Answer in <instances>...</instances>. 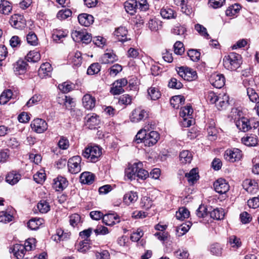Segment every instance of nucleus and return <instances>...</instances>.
Returning a JSON list of instances; mask_svg holds the SVG:
<instances>
[{
  "label": "nucleus",
  "instance_id": "nucleus-1",
  "mask_svg": "<svg viewBox=\"0 0 259 259\" xmlns=\"http://www.w3.org/2000/svg\"><path fill=\"white\" fill-rule=\"evenodd\" d=\"M206 100L210 104H215L219 110L226 109L230 105L229 97L225 93L218 94L212 91H209L206 95Z\"/></svg>",
  "mask_w": 259,
  "mask_h": 259
},
{
  "label": "nucleus",
  "instance_id": "nucleus-2",
  "mask_svg": "<svg viewBox=\"0 0 259 259\" xmlns=\"http://www.w3.org/2000/svg\"><path fill=\"white\" fill-rule=\"evenodd\" d=\"M242 63L241 57L238 54L231 53L224 56L223 65L228 70L233 71L238 68Z\"/></svg>",
  "mask_w": 259,
  "mask_h": 259
},
{
  "label": "nucleus",
  "instance_id": "nucleus-3",
  "mask_svg": "<svg viewBox=\"0 0 259 259\" xmlns=\"http://www.w3.org/2000/svg\"><path fill=\"white\" fill-rule=\"evenodd\" d=\"M102 154V149L98 146H90L86 147L82 151V155L88 161L96 162Z\"/></svg>",
  "mask_w": 259,
  "mask_h": 259
},
{
  "label": "nucleus",
  "instance_id": "nucleus-4",
  "mask_svg": "<svg viewBox=\"0 0 259 259\" xmlns=\"http://www.w3.org/2000/svg\"><path fill=\"white\" fill-rule=\"evenodd\" d=\"M71 37L77 42L89 44L92 40L91 34L84 30H74L71 33Z\"/></svg>",
  "mask_w": 259,
  "mask_h": 259
},
{
  "label": "nucleus",
  "instance_id": "nucleus-5",
  "mask_svg": "<svg viewBox=\"0 0 259 259\" xmlns=\"http://www.w3.org/2000/svg\"><path fill=\"white\" fill-rule=\"evenodd\" d=\"M178 74L185 80L191 81L197 78V73L190 68L182 66L177 69Z\"/></svg>",
  "mask_w": 259,
  "mask_h": 259
},
{
  "label": "nucleus",
  "instance_id": "nucleus-6",
  "mask_svg": "<svg viewBox=\"0 0 259 259\" xmlns=\"http://www.w3.org/2000/svg\"><path fill=\"white\" fill-rule=\"evenodd\" d=\"M148 112L141 107L135 108L132 112L130 116V120L133 122H139L144 120L148 117Z\"/></svg>",
  "mask_w": 259,
  "mask_h": 259
},
{
  "label": "nucleus",
  "instance_id": "nucleus-7",
  "mask_svg": "<svg viewBox=\"0 0 259 259\" xmlns=\"http://www.w3.org/2000/svg\"><path fill=\"white\" fill-rule=\"evenodd\" d=\"M81 158L79 156H75L69 159L68 161V170L72 174H76L81 170Z\"/></svg>",
  "mask_w": 259,
  "mask_h": 259
},
{
  "label": "nucleus",
  "instance_id": "nucleus-8",
  "mask_svg": "<svg viewBox=\"0 0 259 259\" xmlns=\"http://www.w3.org/2000/svg\"><path fill=\"white\" fill-rule=\"evenodd\" d=\"M215 191L221 194H224L223 198L225 199L227 196L226 193L229 190L230 186L226 180L220 178L218 179L213 184Z\"/></svg>",
  "mask_w": 259,
  "mask_h": 259
},
{
  "label": "nucleus",
  "instance_id": "nucleus-9",
  "mask_svg": "<svg viewBox=\"0 0 259 259\" xmlns=\"http://www.w3.org/2000/svg\"><path fill=\"white\" fill-rule=\"evenodd\" d=\"M30 126L33 131L39 134L43 133L48 129L47 123L41 118L34 119Z\"/></svg>",
  "mask_w": 259,
  "mask_h": 259
},
{
  "label": "nucleus",
  "instance_id": "nucleus-10",
  "mask_svg": "<svg viewBox=\"0 0 259 259\" xmlns=\"http://www.w3.org/2000/svg\"><path fill=\"white\" fill-rule=\"evenodd\" d=\"M224 157L227 160L234 162L241 158V152L238 149L227 150L225 151Z\"/></svg>",
  "mask_w": 259,
  "mask_h": 259
},
{
  "label": "nucleus",
  "instance_id": "nucleus-11",
  "mask_svg": "<svg viewBox=\"0 0 259 259\" xmlns=\"http://www.w3.org/2000/svg\"><path fill=\"white\" fill-rule=\"evenodd\" d=\"M243 187L246 191L252 194L256 193L258 190V184L254 180H245L243 183Z\"/></svg>",
  "mask_w": 259,
  "mask_h": 259
},
{
  "label": "nucleus",
  "instance_id": "nucleus-12",
  "mask_svg": "<svg viewBox=\"0 0 259 259\" xmlns=\"http://www.w3.org/2000/svg\"><path fill=\"white\" fill-rule=\"evenodd\" d=\"M119 222L120 218L116 213H109L103 218V223L107 226H113Z\"/></svg>",
  "mask_w": 259,
  "mask_h": 259
},
{
  "label": "nucleus",
  "instance_id": "nucleus-13",
  "mask_svg": "<svg viewBox=\"0 0 259 259\" xmlns=\"http://www.w3.org/2000/svg\"><path fill=\"white\" fill-rule=\"evenodd\" d=\"M159 139V134L156 131L148 132L146 139H145L144 144L146 146H152L155 144Z\"/></svg>",
  "mask_w": 259,
  "mask_h": 259
},
{
  "label": "nucleus",
  "instance_id": "nucleus-14",
  "mask_svg": "<svg viewBox=\"0 0 259 259\" xmlns=\"http://www.w3.org/2000/svg\"><path fill=\"white\" fill-rule=\"evenodd\" d=\"M209 81L214 87L220 89L225 84V77L222 74H213L210 76Z\"/></svg>",
  "mask_w": 259,
  "mask_h": 259
},
{
  "label": "nucleus",
  "instance_id": "nucleus-15",
  "mask_svg": "<svg viewBox=\"0 0 259 259\" xmlns=\"http://www.w3.org/2000/svg\"><path fill=\"white\" fill-rule=\"evenodd\" d=\"M82 102V105L85 109L91 110L95 107L96 100L95 98L91 95L86 94L83 96Z\"/></svg>",
  "mask_w": 259,
  "mask_h": 259
},
{
  "label": "nucleus",
  "instance_id": "nucleus-16",
  "mask_svg": "<svg viewBox=\"0 0 259 259\" xmlns=\"http://www.w3.org/2000/svg\"><path fill=\"white\" fill-rule=\"evenodd\" d=\"M66 108L70 110L71 115L72 116H78L79 115L80 110L75 108V103L74 99L70 97L66 96Z\"/></svg>",
  "mask_w": 259,
  "mask_h": 259
},
{
  "label": "nucleus",
  "instance_id": "nucleus-17",
  "mask_svg": "<svg viewBox=\"0 0 259 259\" xmlns=\"http://www.w3.org/2000/svg\"><path fill=\"white\" fill-rule=\"evenodd\" d=\"M52 70V66L49 63H43L38 70V75L42 78L50 77Z\"/></svg>",
  "mask_w": 259,
  "mask_h": 259
},
{
  "label": "nucleus",
  "instance_id": "nucleus-18",
  "mask_svg": "<svg viewBox=\"0 0 259 259\" xmlns=\"http://www.w3.org/2000/svg\"><path fill=\"white\" fill-rule=\"evenodd\" d=\"M236 125L237 128L244 132H247L252 128L250 121L245 117H242L236 121Z\"/></svg>",
  "mask_w": 259,
  "mask_h": 259
},
{
  "label": "nucleus",
  "instance_id": "nucleus-19",
  "mask_svg": "<svg viewBox=\"0 0 259 259\" xmlns=\"http://www.w3.org/2000/svg\"><path fill=\"white\" fill-rule=\"evenodd\" d=\"M11 25L16 29H23L26 25V21L24 17H11L9 20Z\"/></svg>",
  "mask_w": 259,
  "mask_h": 259
},
{
  "label": "nucleus",
  "instance_id": "nucleus-20",
  "mask_svg": "<svg viewBox=\"0 0 259 259\" xmlns=\"http://www.w3.org/2000/svg\"><path fill=\"white\" fill-rule=\"evenodd\" d=\"M124 8L126 12L133 15L139 10L137 2L135 0H128L124 3Z\"/></svg>",
  "mask_w": 259,
  "mask_h": 259
},
{
  "label": "nucleus",
  "instance_id": "nucleus-21",
  "mask_svg": "<svg viewBox=\"0 0 259 259\" xmlns=\"http://www.w3.org/2000/svg\"><path fill=\"white\" fill-rule=\"evenodd\" d=\"M138 199V195L136 192L130 191L125 193L123 198V202L127 205L135 203Z\"/></svg>",
  "mask_w": 259,
  "mask_h": 259
},
{
  "label": "nucleus",
  "instance_id": "nucleus-22",
  "mask_svg": "<svg viewBox=\"0 0 259 259\" xmlns=\"http://www.w3.org/2000/svg\"><path fill=\"white\" fill-rule=\"evenodd\" d=\"M139 162L134 163L125 170V176L130 180L136 179V173L139 168Z\"/></svg>",
  "mask_w": 259,
  "mask_h": 259
},
{
  "label": "nucleus",
  "instance_id": "nucleus-23",
  "mask_svg": "<svg viewBox=\"0 0 259 259\" xmlns=\"http://www.w3.org/2000/svg\"><path fill=\"white\" fill-rule=\"evenodd\" d=\"M27 64L23 60H19L14 66V71L16 74H24L27 69Z\"/></svg>",
  "mask_w": 259,
  "mask_h": 259
},
{
  "label": "nucleus",
  "instance_id": "nucleus-24",
  "mask_svg": "<svg viewBox=\"0 0 259 259\" xmlns=\"http://www.w3.org/2000/svg\"><path fill=\"white\" fill-rule=\"evenodd\" d=\"M127 30L124 27H119L117 28L114 31V35H116L119 41L124 42L128 40L126 35Z\"/></svg>",
  "mask_w": 259,
  "mask_h": 259
},
{
  "label": "nucleus",
  "instance_id": "nucleus-25",
  "mask_svg": "<svg viewBox=\"0 0 259 259\" xmlns=\"http://www.w3.org/2000/svg\"><path fill=\"white\" fill-rule=\"evenodd\" d=\"M242 143L247 146H255L258 143V138L254 135H247L241 139Z\"/></svg>",
  "mask_w": 259,
  "mask_h": 259
},
{
  "label": "nucleus",
  "instance_id": "nucleus-26",
  "mask_svg": "<svg viewBox=\"0 0 259 259\" xmlns=\"http://www.w3.org/2000/svg\"><path fill=\"white\" fill-rule=\"evenodd\" d=\"M116 60V55L111 51L104 54L101 58L100 61L103 64H110L113 63Z\"/></svg>",
  "mask_w": 259,
  "mask_h": 259
},
{
  "label": "nucleus",
  "instance_id": "nucleus-27",
  "mask_svg": "<svg viewBox=\"0 0 259 259\" xmlns=\"http://www.w3.org/2000/svg\"><path fill=\"white\" fill-rule=\"evenodd\" d=\"M87 120L86 125L90 129L95 128L96 126L99 123L100 120L99 116L97 115H93L89 116V115L85 117Z\"/></svg>",
  "mask_w": 259,
  "mask_h": 259
},
{
  "label": "nucleus",
  "instance_id": "nucleus-28",
  "mask_svg": "<svg viewBox=\"0 0 259 259\" xmlns=\"http://www.w3.org/2000/svg\"><path fill=\"white\" fill-rule=\"evenodd\" d=\"M94 179V175L88 171L82 173L80 176V182L84 184L90 185L92 184Z\"/></svg>",
  "mask_w": 259,
  "mask_h": 259
},
{
  "label": "nucleus",
  "instance_id": "nucleus-29",
  "mask_svg": "<svg viewBox=\"0 0 259 259\" xmlns=\"http://www.w3.org/2000/svg\"><path fill=\"white\" fill-rule=\"evenodd\" d=\"M28 251L25 246L22 244H16L14 245L13 252L14 255L17 259H20L23 257L25 254V252Z\"/></svg>",
  "mask_w": 259,
  "mask_h": 259
},
{
  "label": "nucleus",
  "instance_id": "nucleus-30",
  "mask_svg": "<svg viewBox=\"0 0 259 259\" xmlns=\"http://www.w3.org/2000/svg\"><path fill=\"white\" fill-rule=\"evenodd\" d=\"M21 175L16 171H12L8 174L6 181L9 184L13 185L18 182L21 179Z\"/></svg>",
  "mask_w": 259,
  "mask_h": 259
},
{
  "label": "nucleus",
  "instance_id": "nucleus-31",
  "mask_svg": "<svg viewBox=\"0 0 259 259\" xmlns=\"http://www.w3.org/2000/svg\"><path fill=\"white\" fill-rule=\"evenodd\" d=\"M179 159L183 164L190 163L192 159V154L188 150H184L180 153Z\"/></svg>",
  "mask_w": 259,
  "mask_h": 259
},
{
  "label": "nucleus",
  "instance_id": "nucleus-32",
  "mask_svg": "<svg viewBox=\"0 0 259 259\" xmlns=\"http://www.w3.org/2000/svg\"><path fill=\"white\" fill-rule=\"evenodd\" d=\"M185 98L181 95L172 97L170 100V105L174 108L178 109L180 106L185 103Z\"/></svg>",
  "mask_w": 259,
  "mask_h": 259
},
{
  "label": "nucleus",
  "instance_id": "nucleus-33",
  "mask_svg": "<svg viewBox=\"0 0 259 259\" xmlns=\"http://www.w3.org/2000/svg\"><path fill=\"white\" fill-rule=\"evenodd\" d=\"M148 26L152 31H157L162 27V22L156 17L151 18L148 22Z\"/></svg>",
  "mask_w": 259,
  "mask_h": 259
},
{
  "label": "nucleus",
  "instance_id": "nucleus-34",
  "mask_svg": "<svg viewBox=\"0 0 259 259\" xmlns=\"http://www.w3.org/2000/svg\"><path fill=\"white\" fill-rule=\"evenodd\" d=\"M210 217L214 220H221L225 217L224 210L222 208H216L210 212Z\"/></svg>",
  "mask_w": 259,
  "mask_h": 259
},
{
  "label": "nucleus",
  "instance_id": "nucleus-35",
  "mask_svg": "<svg viewBox=\"0 0 259 259\" xmlns=\"http://www.w3.org/2000/svg\"><path fill=\"white\" fill-rule=\"evenodd\" d=\"M69 56V59L71 60V63L73 66L79 67L81 65L82 58L81 57V53L80 52L77 51L72 55H70Z\"/></svg>",
  "mask_w": 259,
  "mask_h": 259
},
{
  "label": "nucleus",
  "instance_id": "nucleus-36",
  "mask_svg": "<svg viewBox=\"0 0 259 259\" xmlns=\"http://www.w3.org/2000/svg\"><path fill=\"white\" fill-rule=\"evenodd\" d=\"M65 184V178L61 176H58L54 180L53 188L56 191L61 192L63 190V185Z\"/></svg>",
  "mask_w": 259,
  "mask_h": 259
},
{
  "label": "nucleus",
  "instance_id": "nucleus-37",
  "mask_svg": "<svg viewBox=\"0 0 259 259\" xmlns=\"http://www.w3.org/2000/svg\"><path fill=\"white\" fill-rule=\"evenodd\" d=\"M241 6L238 4H235L230 6L226 11L227 16H233L237 14L240 9Z\"/></svg>",
  "mask_w": 259,
  "mask_h": 259
},
{
  "label": "nucleus",
  "instance_id": "nucleus-38",
  "mask_svg": "<svg viewBox=\"0 0 259 259\" xmlns=\"http://www.w3.org/2000/svg\"><path fill=\"white\" fill-rule=\"evenodd\" d=\"M185 177L190 184H193L199 178L197 168L192 169L189 173L186 174Z\"/></svg>",
  "mask_w": 259,
  "mask_h": 259
},
{
  "label": "nucleus",
  "instance_id": "nucleus-39",
  "mask_svg": "<svg viewBox=\"0 0 259 259\" xmlns=\"http://www.w3.org/2000/svg\"><path fill=\"white\" fill-rule=\"evenodd\" d=\"M52 38L53 40L57 43L62 42L65 38L64 31L58 29L54 30L52 34Z\"/></svg>",
  "mask_w": 259,
  "mask_h": 259
},
{
  "label": "nucleus",
  "instance_id": "nucleus-40",
  "mask_svg": "<svg viewBox=\"0 0 259 259\" xmlns=\"http://www.w3.org/2000/svg\"><path fill=\"white\" fill-rule=\"evenodd\" d=\"M43 220L40 218H34L30 220L27 223V227L32 230H35L39 228L42 224Z\"/></svg>",
  "mask_w": 259,
  "mask_h": 259
},
{
  "label": "nucleus",
  "instance_id": "nucleus-41",
  "mask_svg": "<svg viewBox=\"0 0 259 259\" xmlns=\"http://www.w3.org/2000/svg\"><path fill=\"white\" fill-rule=\"evenodd\" d=\"M142 163L139 162V168H138L137 172L136 173V179L137 180L141 179L144 180L146 179L149 176V174L148 171L142 168Z\"/></svg>",
  "mask_w": 259,
  "mask_h": 259
},
{
  "label": "nucleus",
  "instance_id": "nucleus-42",
  "mask_svg": "<svg viewBox=\"0 0 259 259\" xmlns=\"http://www.w3.org/2000/svg\"><path fill=\"white\" fill-rule=\"evenodd\" d=\"M190 215V212L188 209L185 207L180 208L176 212V217L177 219L183 221L185 219L188 218Z\"/></svg>",
  "mask_w": 259,
  "mask_h": 259
},
{
  "label": "nucleus",
  "instance_id": "nucleus-43",
  "mask_svg": "<svg viewBox=\"0 0 259 259\" xmlns=\"http://www.w3.org/2000/svg\"><path fill=\"white\" fill-rule=\"evenodd\" d=\"M210 251L214 255L221 256L223 252V247L218 243H213L210 246Z\"/></svg>",
  "mask_w": 259,
  "mask_h": 259
},
{
  "label": "nucleus",
  "instance_id": "nucleus-44",
  "mask_svg": "<svg viewBox=\"0 0 259 259\" xmlns=\"http://www.w3.org/2000/svg\"><path fill=\"white\" fill-rule=\"evenodd\" d=\"M13 219V215L7 211H0V222L8 223L12 221Z\"/></svg>",
  "mask_w": 259,
  "mask_h": 259
},
{
  "label": "nucleus",
  "instance_id": "nucleus-45",
  "mask_svg": "<svg viewBox=\"0 0 259 259\" xmlns=\"http://www.w3.org/2000/svg\"><path fill=\"white\" fill-rule=\"evenodd\" d=\"M171 32L175 35H179L182 36L183 37H185V35L186 32V28L183 26L178 25L174 26V27L171 29Z\"/></svg>",
  "mask_w": 259,
  "mask_h": 259
},
{
  "label": "nucleus",
  "instance_id": "nucleus-46",
  "mask_svg": "<svg viewBox=\"0 0 259 259\" xmlns=\"http://www.w3.org/2000/svg\"><path fill=\"white\" fill-rule=\"evenodd\" d=\"M12 92L10 90L4 91L0 96V104H6L12 98Z\"/></svg>",
  "mask_w": 259,
  "mask_h": 259
},
{
  "label": "nucleus",
  "instance_id": "nucleus-47",
  "mask_svg": "<svg viewBox=\"0 0 259 259\" xmlns=\"http://www.w3.org/2000/svg\"><path fill=\"white\" fill-rule=\"evenodd\" d=\"M37 208L41 213H47L50 209L49 203L45 200H41L37 204Z\"/></svg>",
  "mask_w": 259,
  "mask_h": 259
},
{
  "label": "nucleus",
  "instance_id": "nucleus-48",
  "mask_svg": "<svg viewBox=\"0 0 259 259\" xmlns=\"http://www.w3.org/2000/svg\"><path fill=\"white\" fill-rule=\"evenodd\" d=\"M40 58V54L36 51H30L26 56L27 60L29 62H35Z\"/></svg>",
  "mask_w": 259,
  "mask_h": 259
},
{
  "label": "nucleus",
  "instance_id": "nucleus-49",
  "mask_svg": "<svg viewBox=\"0 0 259 259\" xmlns=\"http://www.w3.org/2000/svg\"><path fill=\"white\" fill-rule=\"evenodd\" d=\"M195 29L200 35L203 36L206 39H208L210 38L207 32L206 28L202 25L199 24H196L195 25Z\"/></svg>",
  "mask_w": 259,
  "mask_h": 259
},
{
  "label": "nucleus",
  "instance_id": "nucleus-50",
  "mask_svg": "<svg viewBox=\"0 0 259 259\" xmlns=\"http://www.w3.org/2000/svg\"><path fill=\"white\" fill-rule=\"evenodd\" d=\"M148 95L150 96L151 99L156 100L159 99L161 96L159 90L154 87H151L148 90Z\"/></svg>",
  "mask_w": 259,
  "mask_h": 259
},
{
  "label": "nucleus",
  "instance_id": "nucleus-51",
  "mask_svg": "<svg viewBox=\"0 0 259 259\" xmlns=\"http://www.w3.org/2000/svg\"><path fill=\"white\" fill-rule=\"evenodd\" d=\"M28 44L31 46H36L38 44V38L35 33L30 32L26 36Z\"/></svg>",
  "mask_w": 259,
  "mask_h": 259
},
{
  "label": "nucleus",
  "instance_id": "nucleus-52",
  "mask_svg": "<svg viewBox=\"0 0 259 259\" xmlns=\"http://www.w3.org/2000/svg\"><path fill=\"white\" fill-rule=\"evenodd\" d=\"M81 223V217L77 213L72 214L69 217L70 225L73 228L78 226Z\"/></svg>",
  "mask_w": 259,
  "mask_h": 259
},
{
  "label": "nucleus",
  "instance_id": "nucleus-53",
  "mask_svg": "<svg viewBox=\"0 0 259 259\" xmlns=\"http://www.w3.org/2000/svg\"><path fill=\"white\" fill-rule=\"evenodd\" d=\"M79 24L85 27H89L94 21V17H77Z\"/></svg>",
  "mask_w": 259,
  "mask_h": 259
},
{
  "label": "nucleus",
  "instance_id": "nucleus-54",
  "mask_svg": "<svg viewBox=\"0 0 259 259\" xmlns=\"http://www.w3.org/2000/svg\"><path fill=\"white\" fill-rule=\"evenodd\" d=\"M191 223L188 222V224H183L177 229V231L178 233V235L182 236L183 235L186 233L190 229V226H191Z\"/></svg>",
  "mask_w": 259,
  "mask_h": 259
},
{
  "label": "nucleus",
  "instance_id": "nucleus-55",
  "mask_svg": "<svg viewBox=\"0 0 259 259\" xmlns=\"http://www.w3.org/2000/svg\"><path fill=\"white\" fill-rule=\"evenodd\" d=\"M101 69V66L98 63H95L91 64L87 70V73L89 75H94L98 73Z\"/></svg>",
  "mask_w": 259,
  "mask_h": 259
},
{
  "label": "nucleus",
  "instance_id": "nucleus-56",
  "mask_svg": "<svg viewBox=\"0 0 259 259\" xmlns=\"http://www.w3.org/2000/svg\"><path fill=\"white\" fill-rule=\"evenodd\" d=\"M148 132L145 130H140L136 136V141L137 143H144L145 139H146Z\"/></svg>",
  "mask_w": 259,
  "mask_h": 259
},
{
  "label": "nucleus",
  "instance_id": "nucleus-57",
  "mask_svg": "<svg viewBox=\"0 0 259 259\" xmlns=\"http://www.w3.org/2000/svg\"><path fill=\"white\" fill-rule=\"evenodd\" d=\"M132 97L128 94L120 96L118 99V103L120 105H128L132 103Z\"/></svg>",
  "mask_w": 259,
  "mask_h": 259
},
{
  "label": "nucleus",
  "instance_id": "nucleus-58",
  "mask_svg": "<svg viewBox=\"0 0 259 259\" xmlns=\"http://www.w3.org/2000/svg\"><path fill=\"white\" fill-rule=\"evenodd\" d=\"M228 242L232 247L238 248L241 246V242L240 238L235 235L230 236Z\"/></svg>",
  "mask_w": 259,
  "mask_h": 259
},
{
  "label": "nucleus",
  "instance_id": "nucleus-59",
  "mask_svg": "<svg viewBox=\"0 0 259 259\" xmlns=\"http://www.w3.org/2000/svg\"><path fill=\"white\" fill-rule=\"evenodd\" d=\"M174 52L176 54L181 55L185 51L183 44L180 41H177L174 45Z\"/></svg>",
  "mask_w": 259,
  "mask_h": 259
},
{
  "label": "nucleus",
  "instance_id": "nucleus-60",
  "mask_svg": "<svg viewBox=\"0 0 259 259\" xmlns=\"http://www.w3.org/2000/svg\"><path fill=\"white\" fill-rule=\"evenodd\" d=\"M187 54L193 61H197L200 59V53L196 50L190 49L188 51Z\"/></svg>",
  "mask_w": 259,
  "mask_h": 259
},
{
  "label": "nucleus",
  "instance_id": "nucleus-61",
  "mask_svg": "<svg viewBox=\"0 0 259 259\" xmlns=\"http://www.w3.org/2000/svg\"><path fill=\"white\" fill-rule=\"evenodd\" d=\"M89 241V239H84V240L79 242L77 249L79 252L85 253L90 249Z\"/></svg>",
  "mask_w": 259,
  "mask_h": 259
},
{
  "label": "nucleus",
  "instance_id": "nucleus-62",
  "mask_svg": "<svg viewBox=\"0 0 259 259\" xmlns=\"http://www.w3.org/2000/svg\"><path fill=\"white\" fill-rule=\"evenodd\" d=\"M247 94L250 100L252 102H255L258 100V96L252 88H247Z\"/></svg>",
  "mask_w": 259,
  "mask_h": 259
},
{
  "label": "nucleus",
  "instance_id": "nucleus-63",
  "mask_svg": "<svg viewBox=\"0 0 259 259\" xmlns=\"http://www.w3.org/2000/svg\"><path fill=\"white\" fill-rule=\"evenodd\" d=\"M92 40L94 44L99 47H104L106 42V38L100 36H95L92 38Z\"/></svg>",
  "mask_w": 259,
  "mask_h": 259
},
{
  "label": "nucleus",
  "instance_id": "nucleus-64",
  "mask_svg": "<svg viewBox=\"0 0 259 259\" xmlns=\"http://www.w3.org/2000/svg\"><path fill=\"white\" fill-rule=\"evenodd\" d=\"M168 87L170 88L180 89L183 87V84L176 78H171L168 82Z\"/></svg>",
  "mask_w": 259,
  "mask_h": 259
}]
</instances>
